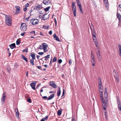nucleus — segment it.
I'll return each instance as SVG.
<instances>
[{"mask_svg":"<svg viewBox=\"0 0 121 121\" xmlns=\"http://www.w3.org/2000/svg\"><path fill=\"white\" fill-rule=\"evenodd\" d=\"M5 22L6 24L9 26L11 25V17L10 16L6 15L5 17Z\"/></svg>","mask_w":121,"mask_h":121,"instance_id":"nucleus-1","label":"nucleus"},{"mask_svg":"<svg viewBox=\"0 0 121 121\" xmlns=\"http://www.w3.org/2000/svg\"><path fill=\"white\" fill-rule=\"evenodd\" d=\"M103 101H101L103 108L104 110H106V106L108 103V99H106V100L105 101L104 99Z\"/></svg>","mask_w":121,"mask_h":121,"instance_id":"nucleus-2","label":"nucleus"},{"mask_svg":"<svg viewBox=\"0 0 121 121\" xmlns=\"http://www.w3.org/2000/svg\"><path fill=\"white\" fill-rule=\"evenodd\" d=\"M27 29V26L25 23H22L21 25L20 29L23 31H26Z\"/></svg>","mask_w":121,"mask_h":121,"instance_id":"nucleus-3","label":"nucleus"},{"mask_svg":"<svg viewBox=\"0 0 121 121\" xmlns=\"http://www.w3.org/2000/svg\"><path fill=\"white\" fill-rule=\"evenodd\" d=\"M30 22L33 25H35L38 23L39 21L37 19H33L30 20Z\"/></svg>","mask_w":121,"mask_h":121,"instance_id":"nucleus-4","label":"nucleus"},{"mask_svg":"<svg viewBox=\"0 0 121 121\" xmlns=\"http://www.w3.org/2000/svg\"><path fill=\"white\" fill-rule=\"evenodd\" d=\"M16 9V10L15 14H18L21 12L20 10V7L19 6H15Z\"/></svg>","mask_w":121,"mask_h":121,"instance_id":"nucleus-5","label":"nucleus"},{"mask_svg":"<svg viewBox=\"0 0 121 121\" xmlns=\"http://www.w3.org/2000/svg\"><path fill=\"white\" fill-rule=\"evenodd\" d=\"M36 82L35 81H33L32 83L30 84V85L32 89L34 90H35V87L36 85Z\"/></svg>","mask_w":121,"mask_h":121,"instance_id":"nucleus-6","label":"nucleus"},{"mask_svg":"<svg viewBox=\"0 0 121 121\" xmlns=\"http://www.w3.org/2000/svg\"><path fill=\"white\" fill-rule=\"evenodd\" d=\"M47 13H46L43 15V17L41 18L42 20H45L48 19L49 17V15H47Z\"/></svg>","mask_w":121,"mask_h":121,"instance_id":"nucleus-7","label":"nucleus"},{"mask_svg":"<svg viewBox=\"0 0 121 121\" xmlns=\"http://www.w3.org/2000/svg\"><path fill=\"white\" fill-rule=\"evenodd\" d=\"M117 18L119 20L118 25H119L121 23V15L119 13H117Z\"/></svg>","mask_w":121,"mask_h":121,"instance_id":"nucleus-8","label":"nucleus"},{"mask_svg":"<svg viewBox=\"0 0 121 121\" xmlns=\"http://www.w3.org/2000/svg\"><path fill=\"white\" fill-rule=\"evenodd\" d=\"M72 9L74 14V16L75 17L76 16V6L72 7Z\"/></svg>","mask_w":121,"mask_h":121,"instance_id":"nucleus-9","label":"nucleus"},{"mask_svg":"<svg viewBox=\"0 0 121 121\" xmlns=\"http://www.w3.org/2000/svg\"><path fill=\"white\" fill-rule=\"evenodd\" d=\"M50 85L53 88H56L57 86L54 82H50Z\"/></svg>","mask_w":121,"mask_h":121,"instance_id":"nucleus-10","label":"nucleus"},{"mask_svg":"<svg viewBox=\"0 0 121 121\" xmlns=\"http://www.w3.org/2000/svg\"><path fill=\"white\" fill-rule=\"evenodd\" d=\"M43 2L44 4L46 5L51 3V2L48 0H44L43 1Z\"/></svg>","mask_w":121,"mask_h":121,"instance_id":"nucleus-11","label":"nucleus"},{"mask_svg":"<svg viewBox=\"0 0 121 121\" xmlns=\"http://www.w3.org/2000/svg\"><path fill=\"white\" fill-rule=\"evenodd\" d=\"M53 36L55 40L57 41L60 42V40L59 38L58 37L56 36V34H55L53 35Z\"/></svg>","mask_w":121,"mask_h":121,"instance_id":"nucleus-12","label":"nucleus"},{"mask_svg":"<svg viewBox=\"0 0 121 121\" xmlns=\"http://www.w3.org/2000/svg\"><path fill=\"white\" fill-rule=\"evenodd\" d=\"M97 56V58L99 61L101 60V56L100 55V52L99 50L98 51V53L96 54Z\"/></svg>","mask_w":121,"mask_h":121,"instance_id":"nucleus-13","label":"nucleus"},{"mask_svg":"<svg viewBox=\"0 0 121 121\" xmlns=\"http://www.w3.org/2000/svg\"><path fill=\"white\" fill-rule=\"evenodd\" d=\"M6 96L5 95V93H4L3 94V95L2 98L1 99V102L3 104L4 102V101L5 99V98L6 97Z\"/></svg>","mask_w":121,"mask_h":121,"instance_id":"nucleus-14","label":"nucleus"},{"mask_svg":"<svg viewBox=\"0 0 121 121\" xmlns=\"http://www.w3.org/2000/svg\"><path fill=\"white\" fill-rule=\"evenodd\" d=\"M91 63L96 62L95 59L93 56H91Z\"/></svg>","mask_w":121,"mask_h":121,"instance_id":"nucleus-15","label":"nucleus"},{"mask_svg":"<svg viewBox=\"0 0 121 121\" xmlns=\"http://www.w3.org/2000/svg\"><path fill=\"white\" fill-rule=\"evenodd\" d=\"M9 46L11 49H13L16 48V45L15 43H12L9 45Z\"/></svg>","mask_w":121,"mask_h":121,"instance_id":"nucleus-16","label":"nucleus"},{"mask_svg":"<svg viewBox=\"0 0 121 121\" xmlns=\"http://www.w3.org/2000/svg\"><path fill=\"white\" fill-rule=\"evenodd\" d=\"M42 8V5H38L36 6V9L37 10H40Z\"/></svg>","mask_w":121,"mask_h":121,"instance_id":"nucleus-17","label":"nucleus"},{"mask_svg":"<svg viewBox=\"0 0 121 121\" xmlns=\"http://www.w3.org/2000/svg\"><path fill=\"white\" fill-rule=\"evenodd\" d=\"M54 96V94H51L50 96H49L48 98L47 99V100H49L52 99L53 98Z\"/></svg>","mask_w":121,"mask_h":121,"instance_id":"nucleus-18","label":"nucleus"},{"mask_svg":"<svg viewBox=\"0 0 121 121\" xmlns=\"http://www.w3.org/2000/svg\"><path fill=\"white\" fill-rule=\"evenodd\" d=\"M93 27L92 28L91 27V33L93 35V34H95L96 33L95 32V31L94 30V26H92Z\"/></svg>","mask_w":121,"mask_h":121,"instance_id":"nucleus-19","label":"nucleus"},{"mask_svg":"<svg viewBox=\"0 0 121 121\" xmlns=\"http://www.w3.org/2000/svg\"><path fill=\"white\" fill-rule=\"evenodd\" d=\"M93 39L94 42L95 43V44L97 47L98 44V42L97 39H95L94 38H93Z\"/></svg>","mask_w":121,"mask_h":121,"instance_id":"nucleus-20","label":"nucleus"},{"mask_svg":"<svg viewBox=\"0 0 121 121\" xmlns=\"http://www.w3.org/2000/svg\"><path fill=\"white\" fill-rule=\"evenodd\" d=\"M42 47L43 48V49L44 48H47L48 46V45L45 43H43L42 44Z\"/></svg>","mask_w":121,"mask_h":121,"instance_id":"nucleus-21","label":"nucleus"},{"mask_svg":"<svg viewBox=\"0 0 121 121\" xmlns=\"http://www.w3.org/2000/svg\"><path fill=\"white\" fill-rule=\"evenodd\" d=\"M35 53L30 54V56L32 57V58L31 59H35Z\"/></svg>","mask_w":121,"mask_h":121,"instance_id":"nucleus-22","label":"nucleus"},{"mask_svg":"<svg viewBox=\"0 0 121 121\" xmlns=\"http://www.w3.org/2000/svg\"><path fill=\"white\" fill-rule=\"evenodd\" d=\"M22 57V59L24 60H25L26 62H27L28 61V60L27 59V58L26 57L24 56L23 55H22L21 56Z\"/></svg>","mask_w":121,"mask_h":121,"instance_id":"nucleus-23","label":"nucleus"},{"mask_svg":"<svg viewBox=\"0 0 121 121\" xmlns=\"http://www.w3.org/2000/svg\"><path fill=\"white\" fill-rule=\"evenodd\" d=\"M118 107L119 108V110L120 111H121V103L119 101L118 102Z\"/></svg>","mask_w":121,"mask_h":121,"instance_id":"nucleus-24","label":"nucleus"},{"mask_svg":"<svg viewBox=\"0 0 121 121\" xmlns=\"http://www.w3.org/2000/svg\"><path fill=\"white\" fill-rule=\"evenodd\" d=\"M34 59H30V64L32 66L35 65V64L34 63Z\"/></svg>","mask_w":121,"mask_h":121,"instance_id":"nucleus-25","label":"nucleus"},{"mask_svg":"<svg viewBox=\"0 0 121 121\" xmlns=\"http://www.w3.org/2000/svg\"><path fill=\"white\" fill-rule=\"evenodd\" d=\"M99 80V85H102V83L101 78L99 77L98 78Z\"/></svg>","mask_w":121,"mask_h":121,"instance_id":"nucleus-26","label":"nucleus"},{"mask_svg":"<svg viewBox=\"0 0 121 121\" xmlns=\"http://www.w3.org/2000/svg\"><path fill=\"white\" fill-rule=\"evenodd\" d=\"M104 98L106 99H108V93L107 92H104Z\"/></svg>","mask_w":121,"mask_h":121,"instance_id":"nucleus-27","label":"nucleus"},{"mask_svg":"<svg viewBox=\"0 0 121 121\" xmlns=\"http://www.w3.org/2000/svg\"><path fill=\"white\" fill-rule=\"evenodd\" d=\"M99 91H103V87L102 86V85H99Z\"/></svg>","mask_w":121,"mask_h":121,"instance_id":"nucleus-28","label":"nucleus"},{"mask_svg":"<svg viewBox=\"0 0 121 121\" xmlns=\"http://www.w3.org/2000/svg\"><path fill=\"white\" fill-rule=\"evenodd\" d=\"M17 112L16 111V110H15V112H16V116L17 117H19V113L18 112V110L17 109Z\"/></svg>","mask_w":121,"mask_h":121,"instance_id":"nucleus-29","label":"nucleus"},{"mask_svg":"<svg viewBox=\"0 0 121 121\" xmlns=\"http://www.w3.org/2000/svg\"><path fill=\"white\" fill-rule=\"evenodd\" d=\"M59 91H58L57 92V95L58 96H60V88L59 87Z\"/></svg>","mask_w":121,"mask_h":121,"instance_id":"nucleus-30","label":"nucleus"},{"mask_svg":"<svg viewBox=\"0 0 121 121\" xmlns=\"http://www.w3.org/2000/svg\"><path fill=\"white\" fill-rule=\"evenodd\" d=\"M50 55H48L46 56H45L44 57L40 59V60H42L43 59H44V58H50Z\"/></svg>","mask_w":121,"mask_h":121,"instance_id":"nucleus-31","label":"nucleus"},{"mask_svg":"<svg viewBox=\"0 0 121 121\" xmlns=\"http://www.w3.org/2000/svg\"><path fill=\"white\" fill-rule=\"evenodd\" d=\"M50 6H49L45 9H44V10L45 11V12H47L48 11L49 9L50 8Z\"/></svg>","mask_w":121,"mask_h":121,"instance_id":"nucleus-32","label":"nucleus"},{"mask_svg":"<svg viewBox=\"0 0 121 121\" xmlns=\"http://www.w3.org/2000/svg\"><path fill=\"white\" fill-rule=\"evenodd\" d=\"M20 41L18 39L16 41V44L17 45H18L20 44Z\"/></svg>","mask_w":121,"mask_h":121,"instance_id":"nucleus-33","label":"nucleus"},{"mask_svg":"<svg viewBox=\"0 0 121 121\" xmlns=\"http://www.w3.org/2000/svg\"><path fill=\"white\" fill-rule=\"evenodd\" d=\"M7 69L8 70V72L9 73L10 70V68L9 65L7 67Z\"/></svg>","mask_w":121,"mask_h":121,"instance_id":"nucleus-34","label":"nucleus"},{"mask_svg":"<svg viewBox=\"0 0 121 121\" xmlns=\"http://www.w3.org/2000/svg\"><path fill=\"white\" fill-rule=\"evenodd\" d=\"M43 28L45 29H47L49 27V26L46 25H44L43 26Z\"/></svg>","mask_w":121,"mask_h":121,"instance_id":"nucleus-35","label":"nucleus"},{"mask_svg":"<svg viewBox=\"0 0 121 121\" xmlns=\"http://www.w3.org/2000/svg\"><path fill=\"white\" fill-rule=\"evenodd\" d=\"M35 32L34 31H33L30 32V33L33 35H35Z\"/></svg>","mask_w":121,"mask_h":121,"instance_id":"nucleus-36","label":"nucleus"},{"mask_svg":"<svg viewBox=\"0 0 121 121\" xmlns=\"http://www.w3.org/2000/svg\"><path fill=\"white\" fill-rule=\"evenodd\" d=\"M28 51V49L27 48H26L25 49H24L23 51V52H27Z\"/></svg>","mask_w":121,"mask_h":121,"instance_id":"nucleus-37","label":"nucleus"},{"mask_svg":"<svg viewBox=\"0 0 121 121\" xmlns=\"http://www.w3.org/2000/svg\"><path fill=\"white\" fill-rule=\"evenodd\" d=\"M57 114L59 116H60V110H59L57 112Z\"/></svg>","mask_w":121,"mask_h":121,"instance_id":"nucleus-38","label":"nucleus"},{"mask_svg":"<svg viewBox=\"0 0 121 121\" xmlns=\"http://www.w3.org/2000/svg\"><path fill=\"white\" fill-rule=\"evenodd\" d=\"M75 2H73L72 3V7H74L76 6L75 4Z\"/></svg>","mask_w":121,"mask_h":121,"instance_id":"nucleus-39","label":"nucleus"},{"mask_svg":"<svg viewBox=\"0 0 121 121\" xmlns=\"http://www.w3.org/2000/svg\"><path fill=\"white\" fill-rule=\"evenodd\" d=\"M56 60L57 59L55 57L53 59V62H54L55 61H56Z\"/></svg>","mask_w":121,"mask_h":121,"instance_id":"nucleus-40","label":"nucleus"},{"mask_svg":"<svg viewBox=\"0 0 121 121\" xmlns=\"http://www.w3.org/2000/svg\"><path fill=\"white\" fill-rule=\"evenodd\" d=\"M18 65L16 63H15L14 64V66L15 68H17L18 67Z\"/></svg>","mask_w":121,"mask_h":121,"instance_id":"nucleus-41","label":"nucleus"},{"mask_svg":"<svg viewBox=\"0 0 121 121\" xmlns=\"http://www.w3.org/2000/svg\"><path fill=\"white\" fill-rule=\"evenodd\" d=\"M48 116H46L43 119H44V120H47L48 118Z\"/></svg>","mask_w":121,"mask_h":121,"instance_id":"nucleus-42","label":"nucleus"},{"mask_svg":"<svg viewBox=\"0 0 121 121\" xmlns=\"http://www.w3.org/2000/svg\"><path fill=\"white\" fill-rule=\"evenodd\" d=\"M36 67L38 68L40 70H42V68L41 67V66H36Z\"/></svg>","mask_w":121,"mask_h":121,"instance_id":"nucleus-43","label":"nucleus"},{"mask_svg":"<svg viewBox=\"0 0 121 121\" xmlns=\"http://www.w3.org/2000/svg\"><path fill=\"white\" fill-rule=\"evenodd\" d=\"M27 101L29 103H31V100L30 98L28 99L27 100Z\"/></svg>","mask_w":121,"mask_h":121,"instance_id":"nucleus-44","label":"nucleus"},{"mask_svg":"<svg viewBox=\"0 0 121 121\" xmlns=\"http://www.w3.org/2000/svg\"><path fill=\"white\" fill-rule=\"evenodd\" d=\"M43 49L44 52H46L48 51V50L47 49V48H44V49Z\"/></svg>","mask_w":121,"mask_h":121,"instance_id":"nucleus-45","label":"nucleus"},{"mask_svg":"<svg viewBox=\"0 0 121 121\" xmlns=\"http://www.w3.org/2000/svg\"><path fill=\"white\" fill-rule=\"evenodd\" d=\"M104 3L105 4V5H106V4H108V0H106V1H104ZM106 6H108L107 5H106Z\"/></svg>","mask_w":121,"mask_h":121,"instance_id":"nucleus-46","label":"nucleus"},{"mask_svg":"<svg viewBox=\"0 0 121 121\" xmlns=\"http://www.w3.org/2000/svg\"><path fill=\"white\" fill-rule=\"evenodd\" d=\"M38 54L40 55H42L43 54V52H40L38 53Z\"/></svg>","mask_w":121,"mask_h":121,"instance_id":"nucleus-47","label":"nucleus"},{"mask_svg":"<svg viewBox=\"0 0 121 121\" xmlns=\"http://www.w3.org/2000/svg\"><path fill=\"white\" fill-rule=\"evenodd\" d=\"M39 48L40 49H43V47L42 45L39 46Z\"/></svg>","mask_w":121,"mask_h":121,"instance_id":"nucleus-48","label":"nucleus"},{"mask_svg":"<svg viewBox=\"0 0 121 121\" xmlns=\"http://www.w3.org/2000/svg\"><path fill=\"white\" fill-rule=\"evenodd\" d=\"M72 62L71 60L69 59V64L70 65L72 64Z\"/></svg>","mask_w":121,"mask_h":121,"instance_id":"nucleus-49","label":"nucleus"},{"mask_svg":"<svg viewBox=\"0 0 121 121\" xmlns=\"http://www.w3.org/2000/svg\"><path fill=\"white\" fill-rule=\"evenodd\" d=\"M103 91H99L100 92V95H103Z\"/></svg>","mask_w":121,"mask_h":121,"instance_id":"nucleus-50","label":"nucleus"},{"mask_svg":"<svg viewBox=\"0 0 121 121\" xmlns=\"http://www.w3.org/2000/svg\"><path fill=\"white\" fill-rule=\"evenodd\" d=\"M79 9H80V11L81 12V13H83V12L82 11V7L79 8Z\"/></svg>","mask_w":121,"mask_h":121,"instance_id":"nucleus-51","label":"nucleus"},{"mask_svg":"<svg viewBox=\"0 0 121 121\" xmlns=\"http://www.w3.org/2000/svg\"><path fill=\"white\" fill-rule=\"evenodd\" d=\"M29 6V4L28 3H27L25 5V7H26H26H28Z\"/></svg>","mask_w":121,"mask_h":121,"instance_id":"nucleus-52","label":"nucleus"},{"mask_svg":"<svg viewBox=\"0 0 121 121\" xmlns=\"http://www.w3.org/2000/svg\"><path fill=\"white\" fill-rule=\"evenodd\" d=\"M43 98L45 99H48L47 97L46 96H43Z\"/></svg>","mask_w":121,"mask_h":121,"instance_id":"nucleus-53","label":"nucleus"},{"mask_svg":"<svg viewBox=\"0 0 121 121\" xmlns=\"http://www.w3.org/2000/svg\"><path fill=\"white\" fill-rule=\"evenodd\" d=\"M96 35V34H93L92 35L93 37H94V38H96V36H95Z\"/></svg>","mask_w":121,"mask_h":121,"instance_id":"nucleus-54","label":"nucleus"},{"mask_svg":"<svg viewBox=\"0 0 121 121\" xmlns=\"http://www.w3.org/2000/svg\"><path fill=\"white\" fill-rule=\"evenodd\" d=\"M100 97L102 98L101 101H103V100L104 99L103 98V95H100Z\"/></svg>","mask_w":121,"mask_h":121,"instance_id":"nucleus-55","label":"nucleus"},{"mask_svg":"<svg viewBox=\"0 0 121 121\" xmlns=\"http://www.w3.org/2000/svg\"><path fill=\"white\" fill-rule=\"evenodd\" d=\"M117 103H118V101H119V102H121L119 100V98L118 97H117Z\"/></svg>","mask_w":121,"mask_h":121,"instance_id":"nucleus-56","label":"nucleus"},{"mask_svg":"<svg viewBox=\"0 0 121 121\" xmlns=\"http://www.w3.org/2000/svg\"><path fill=\"white\" fill-rule=\"evenodd\" d=\"M49 34L50 35H51L52 34V31L51 30L49 32Z\"/></svg>","mask_w":121,"mask_h":121,"instance_id":"nucleus-57","label":"nucleus"},{"mask_svg":"<svg viewBox=\"0 0 121 121\" xmlns=\"http://www.w3.org/2000/svg\"><path fill=\"white\" fill-rule=\"evenodd\" d=\"M25 32L22 33L21 34V35L22 36H23L25 34Z\"/></svg>","mask_w":121,"mask_h":121,"instance_id":"nucleus-58","label":"nucleus"},{"mask_svg":"<svg viewBox=\"0 0 121 121\" xmlns=\"http://www.w3.org/2000/svg\"><path fill=\"white\" fill-rule=\"evenodd\" d=\"M27 9V8L26 7H25V8H24L23 9V11L24 12L26 11Z\"/></svg>","mask_w":121,"mask_h":121,"instance_id":"nucleus-59","label":"nucleus"},{"mask_svg":"<svg viewBox=\"0 0 121 121\" xmlns=\"http://www.w3.org/2000/svg\"><path fill=\"white\" fill-rule=\"evenodd\" d=\"M118 48H119V49H121V45L119 44L118 45Z\"/></svg>","mask_w":121,"mask_h":121,"instance_id":"nucleus-60","label":"nucleus"},{"mask_svg":"<svg viewBox=\"0 0 121 121\" xmlns=\"http://www.w3.org/2000/svg\"><path fill=\"white\" fill-rule=\"evenodd\" d=\"M28 72L27 71L26 73V76L27 77H28Z\"/></svg>","mask_w":121,"mask_h":121,"instance_id":"nucleus-61","label":"nucleus"},{"mask_svg":"<svg viewBox=\"0 0 121 121\" xmlns=\"http://www.w3.org/2000/svg\"><path fill=\"white\" fill-rule=\"evenodd\" d=\"M104 115H105V117L106 119L107 120V118H108V117H107V115L106 114H105Z\"/></svg>","mask_w":121,"mask_h":121,"instance_id":"nucleus-62","label":"nucleus"},{"mask_svg":"<svg viewBox=\"0 0 121 121\" xmlns=\"http://www.w3.org/2000/svg\"><path fill=\"white\" fill-rule=\"evenodd\" d=\"M95 63H96V62H94V63H92V65L93 66H95Z\"/></svg>","mask_w":121,"mask_h":121,"instance_id":"nucleus-63","label":"nucleus"},{"mask_svg":"<svg viewBox=\"0 0 121 121\" xmlns=\"http://www.w3.org/2000/svg\"><path fill=\"white\" fill-rule=\"evenodd\" d=\"M78 6H79V8L82 7L81 5V4H78Z\"/></svg>","mask_w":121,"mask_h":121,"instance_id":"nucleus-64","label":"nucleus"}]
</instances>
